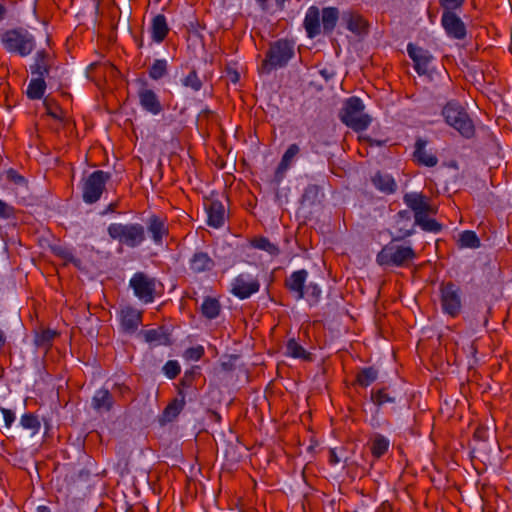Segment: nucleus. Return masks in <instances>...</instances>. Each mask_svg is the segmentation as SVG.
<instances>
[{"label": "nucleus", "instance_id": "obj_28", "mask_svg": "<svg viewBox=\"0 0 512 512\" xmlns=\"http://www.w3.org/2000/svg\"><path fill=\"white\" fill-rule=\"evenodd\" d=\"M129 286L130 288H156L163 287V284L145 272H137L131 278Z\"/></svg>", "mask_w": 512, "mask_h": 512}, {"label": "nucleus", "instance_id": "obj_16", "mask_svg": "<svg viewBox=\"0 0 512 512\" xmlns=\"http://www.w3.org/2000/svg\"><path fill=\"white\" fill-rule=\"evenodd\" d=\"M189 270L192 274L210 273L214 270L216 263L214 259L204 251H196L189 259Z\"/></svg>", "mask_w": 512, "mask_h": 512}, {"label": "nucleus", "instance_id": "obj_41", "mask_svg": "<svg viewBox=\"0 0 512 512\" xmlns=\"http://www.w3.org/2000/svg\"><path fill=\"white\" fill-rule=\"evenodd\" d=\"M295 300L305 298L310 306L315 305L320 299L321 290H290Z\"/></svg>", "mask_w": 512, "mask_h": 512}, {"label": "nucleus", "instance_id": "obj_38", "mask_svg": "<svg viewBox=\"0 0 512 512\" xmlns=\"http://www.w3.org/2000/svg\"><path fill=\"white\" fill-rule=\"evenodd\" d=\"M141 335L144 337L146 342L158 345L166 344L168 339L162 327L150 330H143L141 331Z\"/></svg>", "mask_w": 512, "mask_h": 512}, {"label": "nucleus", "instance_id": "obj_4", "mask_svg": "<svg viewBox=\"0 0 512 512\" xmlns=\"http://www.w3.org/2000/svg\"><path fill=\"white\" fill-rule=\"evenodd\" d=\"M107 233L112 240L129 248L140 246L146 239L145 228L140 223H112Z\"/></svg>", "mask_w": 512, "mask_h": 512}, {"label": "nucleus", "instance_id": "obj_52", "mask_svg": "<svg viewBox=\"0 0 512 512\" xmlns=\"http://www.w3.org/2000/svg\"><path fill=\"white\" fill-rule=\"evenodd\" d=\"M112 393L119 399H125L131 393V389L124 383H115L112 387Z\"/></svg>", "mask_w": 512, "mask_h": 512}, {"label": "nucleus", "instance_id": "obj_12", "mask_svg": "<svg viewBox=\"0 0 512 512\" xmlns=\"http://www.w3.org/2000/svg\"><path fill=\"white\" fill-rule=\"evenodd\" d=\"M409 57L414 62V68L419 75H424L429 70V65L433 60V56L426 49L418 47L412 43L407 45Z\"/></svg>", "mask_w": 512, "mask_h": 512}, {"label": "nucleus", "instance_id": "obj_60", "mask_svg": "<svg viewBox=\"0 0 512 512\" xmlns=\"http://www.w3.org/2000/svg\"><path fill=\"white\" fill-rule=\"evenodd\" d=\"M118 204H119V203H118L117 201H116V202H112V203H110V204L108 205V207L106 208V210H105V211H103V213H102V214L104 215V214H107V213H115V212H116V210H117Z\"/></svg>", "mask_w": 512, "mask_h": 512}, {"label": "nucleus", "instance_id": "obj_21", "mask_svg": "<svg viewBox=\"0 0 512 512\" xmlns=\"http://www.w3.org/2000/svg\"><path fill=\"white\" fill-rule=\"evenodd\" d=\"M303 26L309 38H315L321 33L320 11L316 6H311L305 15Z\"/></svg>", "mask_w": 512, "mask_h": 512}, {"label": "nucleus", "instance_id": "obj_32", "mask_svg": "<svg viewBox=\"0 0 512 512\" xmlns=\"http://www.w3.org/2000/svg\"><path fill=\"white\" fill-rule=\"evenodd\" d=\"M323 197L322 188L316 184L308 185L303 194L301 201L303 204H307L309 206H313L321 202Z\"/></svg>", "mask_w": 512, "mask_h": 512}, {"label": "nucleus", "instance_id": "obj_33", "mask_svg": "<svg viewBox=\"0 0 512 512\" xmlns=\"http://www.w3.org/2000/svg\"><path fill=\"white\" fill-rule=\"evenodd\" d=\"M250 245L255 249L267 252L271 256H276L280 253L279 247L264 236L252 238Z\"/></svg>", "mask_w": 512, "mask_h": 512}, {"label": "nucleus", "instance_id": "obj_23", "mask_svg": "<svg viewBox=\"0 0 512 512\" xmlns=\"http://www.w3.org/2000/svg\"><path fill=\"white\" fill-rule=\"evenodd\" d=\"M371 181L374 187L384 194H393L397 190V183L390 174L378 171L372 176Z\"/></svg>", "mask_w": 512, "mask_h": 512}, {"label": "nucleus", "instance_id": "obj_29", "mask_svg": "<svg viewBox=\"0 0 512 512\" xmlns=\"http://www.w3.org/2000/svg\"><path fill=\"white\" fill-rule=\"evenodd\" d=\"M339 19V10L336 7H325L322 9L321 20L323 31L326 34L332 33Z\"/></svg>", "mask_w": 512, "mask_h": 512}, {"label": "nucleus", "instance_id": "obj_27", "mask_svg": "<svg viewBox=\"0 0 512 512\" xmlns=\"http://www.w3.org/2000/svg\"><path fill=\"white\" fill-rule=\"evenodd\" d=\"M186 404L185 394L179 392V396L173 399L164 409L162 418L165 422H172L181 413Z\"/></svg>", "mask_w": 512, "mask_h": 512}, {"label": "nucleus", "instance_id": "obj_47", "mask_svg": "<svg viewBox=\"0 0 512 512\" xmlns=\"http://www.w3.org/2000/svg\"><path fill=\"white\" fill-rule=\"evenodd\" d=\"M44 106H45L46 112L49 116H51L55 120H59V121L63 120L62 109L56 103H54L51 99L46 98L44 100Z\"/></svg>", "mask_w": 512, "mask_h": 512}, {"label": "nucleus", "instance_id": "obj_22", "mask_svg": "<svg viewBox=\"0 0 512 512\" xmlns=\"http://www.w3.org/2000/svg\"><path fill=\"white\" fill-rule=\"evenodd\" d=\"M147 229L152 240L158 245L162 244L163 238L168 235V227L165 221L156 215L149 218Z\"/></svg>", "mask_w": 512, "mask_h": 512}, {"label": "nucleus", "instance_id": "obj_8", "mask_svg": "<svg viewBox=\"0 0 512 512\" xmlns=\"http://www.w3.org/2000/svg\"><path fill=\"white\" fill-rule=\"evenodd\" d=\"M140 87L137 91L140 106L146 112L158 115L163 111V106L158 95L145 80H139Z\"/></svg>", "mask_w": 512, "mask_h": 512}, {"label": "nucleus", "instance_id": "obj_5", "mask_svg": "<svg viewBox=\"0 0 512 512\" xmlns=\"http://www.w3.org/2000/svg\"><path fill=\"white\" fill-rule=\"evenodd\" d=\"M445 122L457 130L463 137L469 139L475 134V127L468 113L459 103L448 102L442 109Z\"/></svg>", "mask_w": 512, "mask_h": 512}, {"label": "nucleus", "instance_id": "obj_2", "mask_svg": "<svg viewBox=\"0 0 512 512\" xmlns=\"http://www.w3.org/2000/svg\"><path fill=\"white\" fill-rule=\"evenodd\" d=\"M0 42L6 52L20 57L29 56L36 48L34 35L23 27L4 31L0 35Z\"/></svg>", "mask_w": 512, "mask_h": 512}, {"label": "nucleus", "instance_id": "obj_43", "mask_svg": "<svg viewBox=\"0 0 512 512\" xmlns=\"http://www.w3.org/2000/svg\"><path fill=\"white\" fill-rule=\"evenodd\" d=\"M20 424L24 429L31 430L33 435L38 433L41 428V423L38 417L33 413H25L22 415Z\"/></svg>", "mask_w": 512, "mask_h": 512}, {"label": "nucleus", "instance_id": "obj_36", "mask_svg": "<svg viewBox=\"0 0 512 512\" xmlns=\"http://www.w3.org/2000/svg\"><path fill=\"white\" fill-rule=\"evenodd\" d=\"M197 376H199V373L194 369H190L184 372L183 377L180 379L179 384L177 386L178 393L182 392L185 395L189 392V390H192L194 392L195 388V381Z\"/></svg>", "mask_w": 512, "mask_h": 512}, {"label": "nucleus", "instance_id": "obj_35", "mask_svg": "<svg viewBox=\"0 0 512 512\" xmlns=\"http://www.w3.org/2000/svg\"><path fill=\"white\" fill-rule=\"evenodd\" d=\"M378 378V370L374 367L362 368L356 375L355 383L361 387H368Z\"/></svg>", "mask_w": 512, "mask_h": 512}, {"label": "nucleus", "instance_id": "obj_62", "mask_svg": "<svg viewBox=\"0 0 512 512\" xmlns=\"http://www.w3.org/2000/svg\"><path fill=\"white\" fill-rule=\"evenodd\" d=\"M256 1L259 3V5L261 6L263 11L267 10L268 0H256Z\"/></svg>", "mask_w": 512, "mask_h": 512}, {"label": "nucleus", "instance_id": "obj_48", "mask_svg": "<svg viewBox=\"0 0 512 512\" xmlns=\"http://www.w3.org/2000/svg\"><path fill=\"white\" fill-rule=\"evenodd\" d=\"M465 2L466 0H439V5L443 12L456 13L455 11L461 9Z\"/></svg>", "mask_w": 512, "mask_h": 512}, {"label": "nucleus", "instance_id": "obj_59", "mask_svg": "<svg viewBox=\"0 0 512 512\" xmlns=\"http://www.w3.org/2000/svg\"><path fill=\"white\" fill-rule=\"evenodd\" d=\"M486 437V430L484 428H477L474 432V438L484 440Z\"/></svg>", "mask_w": 512, "mask_h": 512}, {"label": "nucleus", "instance_id": "obj_54", "mask_svg": "<svg viewBox=\"0 0 512 512\" xmlns=\"http://www.w3.org/2000/svg\"><path fill=\"white\" fill-rule=\"evenodd\" d=\"M0 411L3 414L6 427L10 428L11 425L13 424V422L15 421V414H14V412L12 410H10V409H6V408H3V407L0 408Z\"/></svg>", "mask_w": 512, "mask_h": 512}, {"label": "nucleus", "instance_id": "obj_57", "mask_svg": "<svg viewBox=\"0 0 512 512\" xmlns=\"http://www.w3.org/2000/svg\"><path fill=\"white\" fill-rule=\"evenodd\" d=\"M257 290H232V292L240 299L249 298L253 292Z\"/></svg>", "mask_w": 512, "mask_h": 512}, {"label": "nucleus", "instance_id": "obj_63", "mask_svg": "<svg viewBox=\"0 0 512 512\" xmlns=\"http://www.w3.org/2000/svg\"><path fill=\"white\" fill-rule=\"evenodd\" d=\"M36 512H50V509L47 506H38Z\"/></svg>", "mask_w": 512, "mask_h": 512}, {"label": "nucleus", "instance_id": "obj_24", "mask_svg": "<svg viewBox=\"0 0 512 512\" xmlns=\"http://www.w3.org/2000/svg\"><path fill=\"white\" fill-rule=\"evenodd\" d=\"M370 399L378 408L385 404H394L398 400V396L394 391H390L387 387L373 388L371 390Z\"/></svg>", "mask_w": 512, "mask_h": 512}, {"label": "nucleus", "instance_id": "obj_61", "mask_svg": "<svg viewBox=\"0 0 512 512\" xmlns=\"http://www.w3.org/2000/svg\"><path fill=\"white\" fill-rule=\"evenodd\" d=\"M7 9L3 4H0V22L3 21L6 17Z\"/></svg>", "mask_w": 512, "mask_h": 512}, {"label": "nucleus", "instance_id": "obj_55", "mask_svg": "<svg viewBox=\"0 0 512 512\" xmlns=\"http://www.w3.org/2000/svg\"><path fill=\"white\" fill-rule=\"evenodd\" d=\"M359 141L362 142V143H366L368 144L369 146H383L385 145L386 141H383V140H375V139H372L371 137L369 136H360L359 137Z\"/></svg>", "mask_w": 512, "mask_h": 512}, {"label": "nucleus", "instance_id": "obj_25", "mask_svg": "<svg viewBox=\"0 0 512 512\" xmlns=\"http://www.w3.org/2000/svg\"><path fill=\"white\" fill-rule=\"evenodd\" d=\"M389 447V439L380 433L373 434L369 440L370 452L375 459H380L384 456L388 452Z\"/></svg>", "mask_w": 512, "mask_h": 512}, {"label": "nucleus", "instance_id": "obj_9", "mask_svg": "<svg viewBox=\"0 0 512 512\" xmlns=\"http://www.w3.org/2000/svg\"><path fill=\"white\" fill-rule=\"evenodd\" d=\"M441 25L449 38L464 40L467 36L466 25L456 13L442 12Z\"/></svg>", "mask_w": 512, "mask_h": 512}, {"label": "nucleus", "instance_id": "obj_49", "mask_svg": "<svg viewBox=\"0 0 512 512\" xmlns=\"http://www.w3.org/2000/svg\"><path fill=\"white\" fill-rule=\"evenodd\" d=\"M204 353V347L202 345H197L186 349L183 356L188 361H198L203 357Z\"/></svg>", "mask_w": 512, "mask_h": 512}, {"label": "nucleus", "instance_id": "obj_64", "mask_svg": "<svg viewBox=\"0 0 512 512\" xmlns=\"http://www.w3.org/2000/svg\"><path fill=\"white\" fill-rule=\"evenodd\" d=\"M5 344V335L3 333L2 330H0V349L4 346Z\"/></svg>", "mask_w": 512, "mask_h": 512}, {"label": "nucleus", "instance_id": "obj_46", "mask_svg": "<svg viewBox=\"0 0 512 512\" xmlns=\"http://www.w3.org/2000/svg\"><path fill=\"white\" fill-rule=\"evenodd\" d=\"M260 287V283L257 279L251 277L250 275L248 274H240L237 278H236V283L234 285V288H249V289H252V288H259Z\"/></svg>", "mask_w": 512, "mask_h": 512}, {"label": "nucleus", "instance_id": "obj_31", "mask_svg": "<svg viewBox=\"0 0 512 512\" xmlns=\"http://www.w3.org/2000/svg\"><path fill=\"white\" fill-rule=\"evenodd\" d=\"M46 90V82L44 77L37 76L31 79L27 87V97L31 100H38L44 96Z\"/></svg>", "mask_w": 512, "mask_h": 512}, {"label": "nucleus", "instance_id": "obj_51", "mask_svg": "<svg viewBox=\"0 0 512 512\" xmlns=\"http://www.w3.org/2000/svg\"><path fill=\"white\" fill-rule=\"evenodd\" d=\"M135 295L144 303L152 302L155 296H160L157 290H134Z\"/></svg>", "mask_w": 512, "mask_h": 512}, {"label": "nucleus", "instance_id": "obj_11", "mask_svg": "<svg viewBox=\"0 0 512 512\" xmlns=\"http://www.w3.org/2000/svg\"><path fill=\"white\" fill-rule=\"evenodd\" d=\"M403 201L414 212L415 219L416 217L436 213L429 203V199L422 193H406L403 196Z\"/></svg>", "mask_w": 512, "mask_h": 512}, {"label": "nucleus", "instance_id": "obj_20", "mask_svg": "<svg viewBox=\"0 0 512 512\" xmlns=\"http://www.w3.org/2000/svg\"><path fill=\"white\" fill-rule=\"evenodd\" d=\"M300 152V148L297 144H291L283 154L281 161L275 171V180L276 182H281L284 178L286 171L291 167L295 158Z\"/></svg>", "mask_w": 512, "mask_h": 512}, {"label": "nucleus", "instance_id": "obj_44", "mask_svg": "<svg viewBox=\"0 0 512 512\" xmlns=\"http://www.w3.org/2000/svg\"><path fill=\"white\" fill-rule=\"evenodd\" d=\"M307 271L304 269L295 271L286 279V288H304L307 278Z\"/></svg>", "mask_w": 512, "mask_h": 512}, {"label": "nucleus", "instance_id": "obj_53", "mask_svg": "<svg viewBox=\"0 0 512 512\" xmlns=\"http://www.w3.org/2000/svg\"><path fill=\"white\" fill-rule=\"evenodd\" d=\"M54 252L57 256L62 258L65 262L76 263L78 261L77 259H75L73 253L66 248L58 247V248L54 249Z\"/></svg>", "mask_w": 512, "mask_h": 512}, {"label": "nucleus", "instance_id": "obj_19", "mask_svg": "<svg viewBox=\"0 0 512 512\" xmlns=\"http://www.w3.org/2000/svg\"><path fill=\"white\" fill-rule=\"evenodd\" d=\"M115 404L114 395L106 388L98 389L91 400V407L98 413L110 412Z\"/></svg>", "mask_w": 512, "mask_h": 512}, {"label": "nucleus", "instance_id": "obj_58", "mask_svg": "<svg viewBox=\"0 0 512 512\" xmlns=\"http://www.w3.org/2000/svg\"><path fill=\"white\" fill-rule=\"evenodd\" d=\"M376 512H393V508L389 502H383Z\"/></svg>", "mask_w": 512, "mask_h": 512}, {"label": "nucleus", "instance_id": "obj_17", "mask_svg": "<svg viewBox=\"0 0 512 512\" xmlns=\"http://www.w3.org/2000/svg\"><path fill=\"white\" fill-rule=\"evenodd\" d=\"M427 141L418 138L415 142L413 161L419 166L435 167L438 164V157L431 150L426 149Z\"/></svg>", "mask_w": 512, "mask_h": 512}, {"label": "nucleus", "instance_id": "obj_34", "mask_svg": "<svg viewBox=\"0 0 512 512\" xmlns=\"http://www.w3.org/2000/svg\"><path fill=\"white\" fill-rule=\"evenodd\" d=\"M286 354L293 358L310 361L312 359L311 353L301 346L294 338L287 341Z\"/></svg>", "mask_w": 512, "mask_h": 512}, {"label": "nucleus", "instance_id": "obj_3", "mask_svg": "<svg viewBox=\"0 0 512 512\" xmlns=\"http://www.w3.org/2000/svg\"><path fill=\"white\" fill-rule=\"evenodd\" d=\"M295 55V42L292 39L281 38L271 42L262 61L260 71L270 73L277 68L285 67Z\"/></svg>", "mask_w": 512, "mask_h": 512}, {"label": "nucleus", "instance_id": "obj_10", "mask_svg": "<svg viewBox=\"0 0 512 512\" xmlns=\"http://www.w3.org/2000/svg\"><path fill=\"white\" fill-rule=\"evenodd\" d=\"M440 304L443 313L452 318L460 315L463 307L461 290H440Z\"/></svg>", "mask_w": 512, "mask_h": 512}, {"label": "nucleus", "instance_id": "obj_14", "mask_svg": "<svg viewBox=\"0 0 512 512\" xmlns=\"http://www.w3.org/2000/svg\"><path fill=\"white\" fill-rule=\"evenodd\" d=\"M54 66V55L49 51L42 49L37 51L34 56V62L30 65L32 75L39 77L49 76Z\"/></svg>", "mask_w": 512, "mask_h": 512}, {"label": "nucleus", "instance_id": "obj_45", "mask_svg": "<svg viewBox=\"0 0 512 512\" xmlns=\"http://www.w3.org/2000/svg\"><path fill=\"white\" fill-rule=\"evenodd\" d=\"M415 223L419 225L424 231L437 233L441 230L442 226L434 219L427 218V215L416 217Z\"/></svg>", "mask_w": 512, "mask_h": 512}, {"label": "nucleus", "instance_id": "obj_15", "mask_svg": "<svg viewBox=\"0 0 512 512\" xmlns=\"http://www.w3.org/2000/svg\"><path fill=\"white\" fill-rule=\"evenodd\" d=\"M346 28L357 36H365L369 32L368 21L358 12L345 11L341 15Z\"/></svg>", "mask_w": 512, "mask_h": 512}, {"label": "nucleus", "instance_id": "obj_6", "mask_svg": "<svg viewBox=\"0 0 512 512\" xmlns=\"http://www.w3.org/2000/svg\"><path fill=\"white\" fill-rule=\"evenodd\" d=\"M364 108L360 98H348L340 112L341 121L356 132L365 130L370 125L371 118L364 113Z\"/></svg>", "mask_w": 512, "mask_h": 512}, {"label": "nucleus", "instance_id": "obj_39", "mask_svg": "<svg viewBox=\"0 0 512 512\" xmlns=\"http://www.w3.org/2000/svg\"><path fill=\"white\" fill-rule=\"evenodd\" d=\"M57 336V332L51 329H44L35 335L34 343L37 347L49 349Z\"/></svg>", "mask_w": 512, "mask_h": 512}, {"label": "nucleus", "instance_id": "obj_13", "mask_svg": "<svg viewBox=\"0 0 512 512\" xmlns=\"http://www.w3.org/2000/svg\"><path fill=\"white\" fill-rule=\"evenodd\" d=\"M142 324V311L131 306H125L120 310V326L124 333L133 334Z\"/></svg>", "mask_w": 512, "mask_h": 512}, {"label": "nucleus", "instance_id": "obj_7", "mask_svg": "<svg viewBox=\"0 0 512 512\" xmlns=\"http://www.w3.org/2000/svg\"><path fill=\"white\" fill-rule=\"evenodd\" d=\"M109 179L110 174L108 172L96 170L91 173L83 184V201L87 204L97 202L105 190V185Z\"/></svg>", "mask_w": 512, "mask_h": 512}, {"label": "nucleus", "instance_id": "obj_37", "mask_svg": "<svg viewBox=\"0 0 512 512\" xmlns=\"http://www.w3.org/2000/svg\"><path fill=\"white\" fill-rule=\"evenodd\" d=\"M149 77L158 81L168 74V63L165 59H156L148 69Z\"/></svg>", "mask_w": 512, "mask_h": 512}, {"label": "nucleus", "instance_id": "obj_18", "mask_svg": "<svg viewBox=\"0 0 512 512\" xmlns=\"http://www.w3.org/2000/svg\"><path fill=\"white\" fill-rule=\"evenodd\" d=\"M205 209L208 214L207 223L214 228H220L225 223L226 211L222 201L218 199H209L205 204Z\"/></svg>", "mask_w": 512, "mask_h": 512}, {"label": "nucleus", "instance_id": "obj_42", "mask_svg": "<svg viewBox=\"0 0 512 512\" xmlns=\"http://www.w3.org/2000/svg\"><path fill=\"white\" fill-rule=\"evenodd\" d=\"M181 83L183 86L190 88L194 92L200 91L203 86V82L195 69L191 70L188 75L181 80Z\"/></svg>", "mask_w": 512, "mask_h": 512}, {"label": "nucleus", "instance_id": "obj_30", "mask_svg": "<svg viewBox=\"0 0 512 512\" xmlns=\"http://www.w3.org/2000/svg\"><path fill=\"white\" fill-rule=\"evenodd\" d=\"M200 310L205 318L212 320L219 316L221 304L217 298L208 296L204 299Z\"/></svg>", "mask_w": 512, "mask_h": 512}, {"label": "nucleus", "instance_id": "obj_40", "mask_svg": "<svg viewBox=\"0 0 512 512\" xmlns=\"http://www.w3.org/2000/svg\"><path fill=\"white\" fill-rule=\"evenodd\" d=\"M480 239L474 231H463L459 236V246L462 248H478L480 247Z\"/></svg>", "mask_w": 512, "mask_h": 512}, {"label": "nucleus", "instance_id": "obj_50", "mask_svg": "<svg viewBox=\"0 0 512 512\" xmlns=\"http://www.w3.org/2000/svg\"><path fill=\"white\" fill-rule=\"evenodd\" d=\"M165 375L169 379H175L181 372V367L176 360H169L163 367Z\"/></svg>", "mask_w": 512, "mask_h": 512}, {"label": "nucleus", "instance_id": "obj_26", "mask_svg": "<svg viewBox=\"0 0 512 512\" xmlns=\"http://www.w3.org/2000/svg\"><path fill=\"white\" fill-rule=\"evenodd\" d=\"M169 27L166 17L163 14H158L152 19L151 23V37L154 42L161 43L167 37Z\"/></svg>", "mask_w": 512, "mask_h": 512}, {"label": "nucleus", "instance_id": "obj_56", "mask_svg": "<svg viewBox=\"0 0 512 512\" xmlns=\"http://www.w3.org/2000/svg\"><path fill=\"white\" fill-rule=\"evenodd\" d=\"M12 209L0 199V217L7 218L10 216Z\"/></svg>", "mask_w": 512, "mask_h": 512}, {"label": "nucleus", "instance_id": "obj_1", "mask_svg": "<svg viewBox=\"0 0 512 512\" xmlns=\"http://www.w3.org/2000/svg\"><path fill=\"white\" fill-rule=\"evenodd\" d=\"M413 230H405V232L392 239L377 254V263L387 267L408 266L415 258L416 252L411 246L398 245L395 242L411 236Z\"/></svg>", "mask_w": 512, "mask_h": 512}]
</instances>
